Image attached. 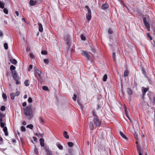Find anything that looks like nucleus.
I'll use <instances>...</instances> for the list:
<instances>
[{
	"label": "nucleus",
	"mask_w": 155,
	"mask_h": 155,
	"mask_svg": "<svg viewBox=\"0 0 155 155\" xmlns=\"http://www.w3.org/2000/svg\"><path fill=\"white\" fill-rule=\"evenodd\" d=\"M137 149L138 153L141 152V149L140 147H137Z\"/></svg>",
	"instance_id": "79ce46f5"
},
{
	"label": "nucleus",
	"mask_w": 155,
	"mask_h": 155,
	"mask_svg": "<svg viewBox=\"0 0 155 155\" xmlns=\"http://www.w3.org/2000/svg\"><path fill=\"white\" fill-rule=\"evenodd\" d=\"M35 72L37 75H36V77L41 82H42L43 81V76L41 75V71L38 70L37 68L35 69Z\"/></svg>",
	"instance_id": "f03ea898"
},
{
	"label": "nucleus",
	"mask_w": 155,
	"mask_h": 155,
	"mask_svg": "<svg viewBox=\"0 0 155 155\" xmlns=\"http://www.w3.org/2000/svg\"><path fill=\"white\" fill-rule=\"evenodd\" d=\"M44 62L46 64H48L49 62V60L48 59H45L44 60Z\"/></svg>",
	"instance_id": "ea45409f"
},
{
	"label": "nucleus",
	"mask_w": 155,
	"mask_h": 155,
	"mask_svg": "<svg viewBox=\"0 0 155 155\" xmlns=\"http://www.w3.org/2000/svg\"><path fill=\"white\" fill-rule=\"evenodd\" d=\"M34 152L36 154H37L38 153V149L36 147H35L34 149Z\"/></svg>",
	"instance_id": "de8ad7c7"
},
{
	"label": "nucleus",
	"mask_w": 155,
	"mask_h": 155,
	"mask_svg": "<svg viewBox=\"0 0 155 155\" xmlns=\"http://www.w3.org/2000/svg\"><path fill=\"white\" fill-rule=\"evenodd\" d=\"M107 79V76L106 74H105L103 76V80L104 81H106Z\"/></svg>",
	"instance_id": "a878e982"
},
{
	"label": "nucleus",
	"mask_w": 155,
	"mask_h": 155,
	"mask_svg": "<svg viewBox=\"0 0 155 155\" xmlns=\"http://www.w3.org/2000/svg\"><path fill=\"white\" fill-rule=\"evenodd\" d=\"M56 146L60 150H62L63 149V147L58 142L56 143Z\"/></svg>",
	"instance_id": "f3484780"
},
{
	"label": "nucleus",
	"mask_w": 155,
	"mask_h": 155,
	"mask_svg": "<svg viewBox=\"0 0 155 155\" xmlns=\"http://www.w3.org/2000/svg\"><path fill=\"white\" fill-rule=\"evenodd\" d=\"M39 120L40 123L42 124H43L45 122V120L42 117H40L39 118Z\"/></svg>",
	"instance_id": "412c9836"
},
{
	"label": "nucleus",
	"mask_w": 155,
	"mask_h": 155,
	"mask_svg": "<svg viewBox=\"0 0 155 155\" xmlns=\"http://www.w3.org/2000/svg\"><path fill=\"white\" fill-rule=\"evenodd\" d=\"M5 115L1 113V112H0V119L1 118H4L5 117Z\"/></svg>",
	"instance_id": "f704fd0d"
},
{
	"label": "nucleus",
	"mask_w": 155,
	"mask_h": 155,
	"mask_svg": "<svg viewBox=\"0 0 155 155\" xmlns=\"http://www.w3.org/2000/svg\"><path fill=\"white\" fill-rule=\"evenodd\" d=\"M27 128H29L31 129H32L33 127V126L32 124L28 125L27 126Z\"/></svg>",
	"instance_id": "bb28decb"
},
{
	"label": "nucleus",
	"mask_w": 155,
	"mask_h": 155,
	"mask_svg": "<svg viewBox=\"0 0 155 155\" xmlns=\"http://www.w3.org/2000/svg\"><path fill=\"white\" fill-rule=\"evenodd\" d=\"M63 136L66 139H68L69 138V136L68 134V133L66 131H64L63 133Z\"/></svg>",
	"instance_id": "6ab92c4d"
},
{
	"label": "nucleus",
	"mask_w": 155,
	"mask_h": 155,
	"mask_svg": "<svg viewBox=\"0 0 155 155\" xmlns=\"http://www.w3.org/2000/svg\"><path fill=\"white\" fill-rule=\"evenodd\" d=\"M127 92L129 95H131L133 94V92L132 90L129 87L127 88Z\"/></svg>",
	"instance_id": "9b49d317"
},
{
	"label": "nucleus",
	"mask_w": 155,
	"mask_h": 155,
	"mask_svg": "<svg viewBox=\"0 0 155 155\" xmlns=\"http://www.w3.org/2000/svg\"><path fill=\"white\" fill-rule=\"evenodd\" d=\"M108 33L110 34H112L113 32L112 30L110 28L108 29Z\"/></svg>",
	"instance_id": "c03bdc74"
},
{
	"label": "nucleus",
	"mask_w": 155,
	"mask_h": 155,
	"mask_svg": "<svg viewBox=\"0 0 155 155\" xmlns=\"http://www.w3.org/2000/svg\"><path fill=\"white\" fill-rule=\"evenodd\" d=\"M32 67L33 66L32 65H30L29 66L28 69V71H30V70L32 68Z\"/></svg>",
	"instance_id": "6e6d98bb"
},
{
	"label": "nucleus",
	"mask_w": 155,
	"mask_h": 155,
	"mask_svg": "<svg viewBox=\"0 0 155 155\" xmlns=\"http://www.w3.org/2000/svg\"><path fill=\"white\" fill-rule=\"evenodd\" d=\"M68 145L69 147H72L73 146L74 144L71 142H68Z\"/></svg>",
	"instance_id": "c756f323"
},
{
	"label": "nucleus",
	"mask_w": 155,
	"mask_h": 155,
	"mask_svg": "<svg viewBox=\"0 0 155 155\" xmlns=\"http://www.w3.org/2000/svg\"><path fill=\"white\" fill-rule=\"evenodd\" d=\"M89 127L91 130H94V126L92 122H90L89 124Z\"/></svg>",
	"instance_id": "2eb2a0df"
},
{
	"label": "nucleus",
	"mask_w": 155,
	"mask_h": 155,
	"mask_svg": "<svg viewBox=\"0 0 155 155\" xmlns=\"http://www.w3.org/2000/svg\"><path fill=\"white\" fill-rule=\"evenodd\" d=\"M147 36L150 38V40H152V37L150 36L149 33H147Z\"/></svg>",
	"instance_id": "4d7b16f0"
},
{
	"label": "nucleus",
	"mask_w": 155,
	"mask_h": 155,
	"mask_svg": "<svg viewBox=\"0 0 155 155\" xmlns=\"http://www.w3.org/2000/svg\"><path fill=\"white\" fill-rule=\"evenodd\" d=\"M16 96L15 93H12L10 94V97L11 98L12 100H13L15 98V97Z\"/></svg>",
	"instance_id": "393cba45"
},
{
	"label": "nucleus",
	"mask_w": 155,
	"mask_h": 155,
	"mask_svg": "<svg viewBox=\"0 0 155 155\" xmlns=\"http://www.w3.org/2000/svg\"><path fill=\"white\" fill-rule=\"evenodd\" d=\"M25 115L24 117L28 120H31L33 117V113L31 109V104L23 108Z\"/></svg>",
	"instance_id": "f257e3e1"
},
{
	"label": "nucleus",
	"mask_w": 155,
	"mask_h": 155,
	"mask_svg": "<svg viewBox=\"0 0 155 155\" xmlns=\"http://www.w3.org/2000/svg\"><path fill=\"white\" fill-rule=\"evenodd\" d=\"M81 39L82 40L84 41L86 40V38L83 35H81Z\"/></svg>",
	"instance_id": "37998d69"
},
{
	"label": "nucleus",
	"mask_w": 155,
	"mask_h": 155,
	"mask_svg": "<svg viewBox=\"0 0 155 155\" xmlns=\"http://www.w3.org/2000/svg\"><path fill=\"white\" fill-rule=\"evenodd\" d=\"M120 134L123 138L127 140V137L124 135L122 132L120 131Z\"/></svg>",
	"instance_id": "4be33fe9"
},
{
	"label": "nucleus",
	"mask_w": 155,
	"mask_h": 155,
	"mask_svg": "<svg viewBox=\"0 0 155 155\" xmlns=\"http://www.w3.org/2000/svg\"><path fill=\"white\" fill-rule=\"evenodd\" d=\"M93 121L96 127H100L102 122L101 119H100L99 117L94 118Z\"/></svg>",
	"instance_id": "7ed1b4c3"
},
{
	"label": "nucleus",
	"mask_w": 155,
	"mask_h": 155,
	"mask_svg": "<svg viewBox=\"0 0 155 155\" xmlns=\"http://www.w3.org/2000/svg\"><path fill=\"white\" fill-rule=\"evenodd\" d=\"M142 70V73L143 74H145V73H146V72H145V70H144V69H143Z\"/></svg>",
	"instance_id": "0e129e2a"
},
{
	"label": "nucleus",
	"mask_w": 155,
	"mask_h": 155,
	"mask_svg": "<svg viewBox=\"0 0 155 155\" xmlns=\"http://www.w3.org/2000/svg\"><path fill=\"white\" fill-rule=\"evenodd\" d=\"M116 54L115 52H113L112 53V57L114 59V61H116Z\"/></svg>",
	"instance_id": "72a5a7b5"
},
{
	"label": "nucleus",
	"mask_w": 155,
	"mask_h": 155,
	"mask_svg": "<svg viewBox=\"0 0 155 155\" xmlns=\"http://www.w3.org/2000/svg\"><path fill=\"white\" fill-rule=\"evenodd\" d=\"M3 130L4 132L5 135L7 136L8 135V132L7 130V128L6 127H4L3 128Z\"/></svg>",
	"instance_id": "4468645a"
},
{
	"label": "nucleus",
	"mask_w": 155,
	"mask_h": 155,
	"mask_svg": "<svg viewBox=\"0 0 155 155\" xmlns=\"http://www.w3.org/2000/svg\"><path fill=\"white\" fill-rule=\"evenodd\" d=\"M148 88H145L143 89L142 92H143V93H146V92L148 91Z\"/></svg>",
	"instance_id": "49530a36"
},
{
	"label": "nucleus",
	"mask_w": 155,
	"mask_h": 155,
	"mask_svg": "<svg viewBox=\"0 0 155 155\" xmlns=\"http://www.w3.org/2000/svg\"><path fill=\"white\" fill-rule=\"evenodd\" d=\"M92 114L94 117V118H96V117H98L97 116V115L96 114L95 112L94 111H93L92 112Z\"/></svg>",
	"instance_id": "473e14b6"
},
{
	"label": "nucleus",
	"mask_w": 155,
	"mask_h": 155,
	"mask_svg": "<svg viewBox=\"0 0 155 155\" xmlns=\"http://www.w3.org/2000/svg\"><path fill=\"white\" fill-rule=\"evenodd\" d=\"M143 20L144 23L147 22V18L146 17H144L143 18Z\"/></svg>",
	"instance_id": "09e8293b"
},
{
	"label": "nucleus",
	"mask_w": 155,
	"mask_h": 155,
	"mask_svg": "<svg viewBox=\"0 0 155 155\" xmlns=\"http://www.w3.org/2000/svg\"><path fill=\"white\" fill-rule=\"evenodd\" d=\"M42 89L43 90L45 91H48V87L46 86H43L42 87Z\"/></svg>",
	"instance_id": "a19ab883"
},
{
	"label": "nucleus",
	"mask_w": 155,
	"mask_h": 155,
	"mask_svg": "<svg viewBox=\"0 0 155 155\" xmlns=\"http://www.w3.org/2000/svg\"><path fill=\"white\" fill-rule=\"evenodd\" d=\"M5 107L4 106H2L1 107L0 110L2 111H4L5 109Z\"/></svg>",
	"instance_id": "58836bf2"
},
{
	"label": "nucleus",
	"mask_w": 155,
	"mask_h": 155,
	"mask_svg": "<svg viewBox=\"0 0 155 155\" xmlns=\"http://www.w3.org/2000/svg\"><path fill=\"white\" fill-rule=\"evenodd\" d=\"M125 112L126 113V116H127V117L129 118V119H130L129 117H128V115H127V110L126 108H125Z\"/></svg>",
	"instance_id": "052dcab7"
},
{
	"label": "nucleus",
	"mask_w": 155,
	"mask_h": 155,
	"mask_svg": "<svg viewBox=\"0 0 155 155\" xmlns=\"http://www.w3.org/2000/svg\"><path fill=\"white\" fill-rule=\"evenodd\" d=\"M5 3L2 2L0 0V8L3 9L4 8Z\"/></svg>",
	"instance_id": "5701e85b"
},
{
	"label": "nucleus",
	"mask_w": 155,
	"mask_h": 155,
	"mask_svg": "<svg viewBox=\"0 0 155 155\" xmlns=\"http://www.w3.org/2000/svg\"><path fill=\"white\" fill-rule=\"evenodd\" d=\"M2 97L3 99L4 100H5V99H7V97L6 94H5L4 93H3L2 94Z\"/></svg>",
	"instance_id": "2f4dec72"
},
{
	"label": "nucleus",
	"mask_w": 155,
	"mask_h": 155,
	"mask_svg": "<svg viewBox=\"0 0 155 155\" xmlns=\"http://www.w3.org/2000/svg\"><path fill=\"white\" fill-rule=\"evenodd\" d=\"M129 74V72L128 70H125L124 72V77H127L128 75Z\"/></svg>",
	"instance_id": "b1692460"
},
{
	"label": "nucleus",
	"mask_w": 155,
	"mask_h": 155,
	"mask_svg": "<svg viewBox=\"0 0 155 155\" xmlns=\"http://www.w3.org/2000/svg\"><path fill=\"white\" fill-rule=\"evenodd\" d=\"M149 97L151 102L153 104H155V97L154 94L152 93H150L149 94Z\"/></svg>",
	"instance_id": "423d86ee"
},
{
	"label": "nucleus",
	"mask_w": 155,
	"mask_h": 155,
	"mask_svg": "<svg viewBox=\"0 0 155 155\" xmlns=\"http://www.w3.org/2000/svg\"><path fill=\"white\" fill-rule=\"evenodd\" d=\"M76 95L75 94H74L73 95V97H72V99L74 101L76 100Z\"/></svg>",
	"instance_id": "603ef678"
},
{
	"label": "nucleus",
	"mask_w": 155,
	"mask_h": 155,
	"mask_svg": "<svg viewBox=\"0 0 155 155\" xmlns=\"http://www.w3.org/2000/svg\"><path fill=\"white\" fill-rule=\"evenodd\" d=\"M64 39L66 41V44L68 46V48H69L70 46V39L69 35H65L64 37Z\"/></svg>",
	"instance_id": "6e6552de"
},
{
	"label": "nucleus",
	"mask_w": 155,
	"mask_h": 155,
	"mask_svg": "<svg viewBox=\"0 0 155 155\" xmlns=\"http://www.w3.org/2000/svg\"><path fill=\"white\" fill-rule=\"evenodd\" d=\"M15 14H16L17 16H19V13H18V11H16L15 12Z\"/></svg>",
	"instance_id": "69168bd1"
},
{
	"label": "nucleus",
	"mask_w": 155,
	"mask_h": 155,
	"mask_svg": "<svg viewBox=\"0 0 155 155\" xmlns=\"http://www.w3.org/2000/svg\"><path fill=\"white\" fill-rule=\"evenodd\" d=\"M44 149L46 152V155H53L48 147H44Z\"/></svg>",
	"instance_id": "1a4fd4ad"
},
{
	"label": "nucleus",
	"mask_w": 155,
	"mask_h": 155,
	"mask_svg": "<svg viewBox=\"0 0 155 155\" xmlns=\"http://www.w3.org/2000/svg\"><path fill=\"white\" fill-rule=\"evenodd\" d=\"M3 23L4 25H7V22L5 20L3 21Z\"/></svg>",
	"instance_id": "338daca9"
},
{
	"label": "nucleus",
	"mask_w": 155,
	"mask_h": 155,
	"mask_svg": "<svg viewBox=\"0 0 155 155\" xmlns=\"http://www.w3.org/2000/svg\"><path fill=\"white\" fill-rule=\"evenodd\" d=\"M26 104H26V102H24L22 104V106L24 107L26 106Z\"/></svg>",
	"instance_id": "bf43d9fd"
},
{
	"label": "nucleus",
	"mask_w": 155,
	"mask_h": 155,
	"mask_svg": "<svg viewBox=\"0 0 155 155\" xmlns=\"http://www.w3.org/2000/svg\"><path fill=\"white\" fill-rule=\"evenodd\" d=\"M108 5L106 2L105 4L102 5L101 8L102 9L104 10L108 8Z\"/></svg>",
	"instance_id": "9d476101"
},
{
	"label": "nucleus",
	"mask_w": 155,
	"mask_h": 155,
	"mask_svg": "<svg viewBox=\"0 0 155 155\" xmlns=\"http://www.w3.org/2000/svg\"><path fill=\"white\" fill-rule=\"evenodd\" d=\"M28 102L29 103H31L32 102V98L31 97H29L28 99Z\"/></svg>",
	"instance_id": "a18cd8bd"
},
{
	"label": "nucleus",
	"mask_w": 155,
	"mask_h": 155,
	"mask_svg": "<svg viewBox=\"0 0 155 155\" xmlns=\"http://www.w3.org/2000/svg\"><path fill=\"white\" fill-rule=\"evenodd\" d=\"M38 25L39 26V30L41 32H42L43 31V28L42 27V25L41 23H38Z\"/></svg>",
	"instance_id": "dca6fc26"
},
{
	"label": "nucleus",
	"mask_w": 155,
	"mask_h": 155,
	"mask_svg": "<svg viewBox=\"0 0 155 155\" xmlns=\"http://www.w3.org/2000/svg\"><path fill=\"white\" fill-rule=\"evenodd\" d=\"M3 36V33L1 30H0V37H2Z\"/></svg>",
	"instance_id": "13d9d810"
},
{
	"label": "nucleus",
	"mask_w": 155,
	"mask_h": 155,
	"mask_svg": "<svg viewBox=\"0 0 155 155\" xmlns=\"http://www.w3.org/2000/svg\"><path fill=\"white\" fill-rule=\"evenodd\" d=\"M29 81L28 80H26L24 82V84L25 86H28L29 85V84L28 83Z\"/></svg>",
	"instance_id": "c85d7f7f"
},
{
	"label": "nucleus",
	"mask_w": 155,
	"mask_h": 155,
	"mask_svg": "<svg viewBox=\"0 0 155 155\" xmlns=\"http://www.w3.org/2000/svg\"><path fill=\"white\" fill-rule=\"evenodd\" d=\"M144 25L146 27V28L147 29V30L149 31L150 29V25H149V23H148V22H147L144 23Z\"/></svg>",
	"instance_id": "aec40b11"
},
{
	"label": "nucleus",
	"mask_w": 155,
	"mask_h": 155,
	"mask_svg": "<svg viewBox=\"0 0 155 155\" xmlns=\"http://www.w3.org/2000/svg\"><path fill=\"white\" fill-rule=\"evenodd\" d=\"M12 73L13 75L14 80H19V78L18 75L15 71H12Z\"/></svg>",
	"instance_id": "0eeeda50"
},
{
	"label": "nucleus",
	"mask_w": 155,
	"mask_h": 155,
	"mask_svg": "<svg viewBox=\"0 0 155 155\" xmlns=\"http://www.w3.org/2000/svg\"><path fill=\"white\" fill-rule=\"evenodd\" d=\"M29 57L31 59H33L34 58L33 54L32 53H30L29 54Z\"/></svg>",
	"instance_id": "8fccbe9b"
},
{
	"label": "nucleus",
	"mask_w": 155,
	"mask_h": 155,
	"mask_svg": "<svg viewBox=\"0 0 155 155\" xmlns=\"http://www.w3.org/2000/svg\"><path fill=\"white\" fill-rule=\"evenodd\" d=\"M15 94L16 96H18L20 94V93L19 91H17Z\"/></svg>",
	"instance_id": "864d4df0"
},
{
	"label": "nucleus",
	"mask_w": 155,
	"mask_h": 155,
	"mask_svg": "<svg viewBox=\"0 0 155 155\" xmlns=\"http://www.w3.org/2000/svg\"><path fill=\"white\" fill-rule=\"evenodd\" d=\"M22 124L23 125H26V122L25 121H23L22 123Z\"/></svg>",
	"instance_id": "774afa93"
},
{
	"label": "nucleus",
	"mask_w": 155,
	"mask_h": 155,
	"mask_svg": "<svg viewBox=\"0 0 155 155\" xmlns=\"http://www.w3.org/2000/svg\"><path fill=\"white\" fill-rule=\"evenodd\" d=\"M39 141L41 146L42 147H44L45 145L44 139L41 138L40 139Z\"/></svg>",
	"instance_id": "ddd939ff"
},
{
	"label": "nucleus",
	"mask_w": 155,
	"mask_h": 155,
	"mask_svg": "<svg viewBox=\"0 0 155 155\" xmlns=\"http://www.w3.org/2000/svg\"><path fill=\"white\" fill-rule=\"evenodd\" d=\"M41 54L42 55H47V51L45 50H42L41 51Z\"/></svg>",
	"instance_id": "7c9ffc66"
},
{
	"label": "nucleus",
	"mask_w": 155,
	"mask_h": 155,
	"mask_svg": "<svg viewBox=\"0 0 155 155\" xmlns=\"http://www.w3.org/2000/svg\"><path fill=\"white\" fill-rule=\"evenodd\" d=\"M0 126L2 128H3L4 127L5 125V124L2 122H0Z\"/></svg>",
	"instance_id": "c9c22d12"
},
{
	"label": "nucleus",
	"mask_w": 155,
	"mask_h": 155,
	"mask_svg": "<svg viewBox=\"0 0 155 155\" xmlns=\"http://www.w3.org/2000/svg\"><path fill=\"white\" fill-rule=\"evenodd\" d=\"M37 1L33 0H30L29 2L30 5L31 6L35 5L37 4Z\"/></svg>",
	"instance_id": "f8f14e48"
},
{
	"label": "nucleus",
	"mask_w": 155,
	"mask_h": 155,
	"mask_svg": "<svg viewBox=\"0 0 155 155\" xmlns=\"http://www.w3.org/2000/svg\"><path fill=\"white\" fill-rule=\"evenodd\" d=\"M9 60L11 62L14 64H15L17 63V61L14 59H12L11 58H10Z\"/></svg>",
	"instance_id": "a211bd4d"
},
{
	"label": "nucleus",
	"mask_w": 155,
	"mask_h": 155,
	"mask_svg": "<svg viewBox=\"0 0 155 155\" xmlns=\"http://www.w3.org/2000/svg\"><path fill=\"white\" fill-rule=\"evenodd\" d=\"M81 54L83 56L87 58V60H90L91 59L90 54H91L90 53H89L86 51L82 50L81 51Z\"/></svg>",
	"instance_id": "39448f33"
},
{
	"label": "nucleus",
	"mask_w": 155,
	"mask_h": 155,
	"mask_svg": "<svg viewBox=\"0 0 155 155\" xmlns=\"http://www.w3.org/2000/svg\"><path fill=\"white\" fill-rule=\"evenodd\" d=\"M3 9V12H4L6 14H7L8 13V10L6 9V8H4Z\"/></svg>",
	"instance_id": "4c0bfd02"
},
{
	"label": "nucleus",
	"mask_w": 155,
	"mask_h": 155,
	"mask_svg": "<svg viewBox=\"0 0 155 155\" xmlns=\"http://www.w3.org/2000/svg\"><path fill=\"white\" fill-rule=\"evenodd\" d=\"M21 130L22 132H25L26 130V129L24 127L22 126L21 127Z\"/></svg>",
	"instance_id": "e433bc0d"
},
{
	"label": "nucleus",
	"mask_w": 155,
	"mask_h": 155,
	"mask_svg": "<svg viewBox=\"0 0 155 155\" xmlns=\"http://www.w3.org/2000/svg\"><path fill=\"white\" fill-rule=\"evenodd\" d=\"M125 112L126 113V116H127V117L129 118V119H130L129 117H128V115H127V110L126 108H125Z\"/></svg>",
	"instance_id": "680f3d73"
},
{
	"label": "nucleus",
	"mask_w": 155,
	"mask_h": 155,
	"mask_svg": "<svg viewBox=\"0 0 155 155\" xmlns=\"http://www.w3.org/2000/svg\"><path fill=\"white\" fill-rule=\"evenodd\" d=\"M4 47L5 48H8V45L7 43H5L4 44Z\"/></svg>",
	"instance_id": "3c124183"
},
{
	"label": "nucleus",
	"mask_w": 155,
	"mask_h": 155,
	"mask_svg": "<svg viewBox=\"0 0 155 155\" xmlns=\"http://www.w3.org/2000/svg\"><path fill=\"white\" fill-rule=\"evenodd\" d=\"M19 80H15L16 81V84L17 85L20 84H21L20 82V81H19Z\"/></svg>",
	"instance_id": "5fc2aeb1"
},
{
	"label": "nucleus",
	"mask_w": 155,
	"mask_h": 155,
	"mask_svg": "<svg viewBox=\"0 0 155 155\" xmlns=\"http://www.w3.org/2000/svg\"><path fill=\"white\" fill-rule=\"evenodd\" d=\"M12 141L13 143H16V141L15 139H12Z\"/></svg>",
	"instance_id": "e2e57ef3"
},
{
	"label": "nucleus",
	"mask_w": 155,
	"mask_h": 155,
	"mask_svg": "<svg viewBox=\"0 0 155 155\" xmlns=\"http://www.w3.org/2000/svg\"><path fill=\"white\" fill-rule=\"evenodd\" d=\"M15 68V67L13 65H11L10 67V69L12 71H13V70H14Z\"/></svg>",
	"instance_id": "cd10ccee"
},
{
	"label": "nucleus",
	"mask_w": 155,
	"mask_h": 155,
	"mask_svg": "<svg viewBox=\"0 0 155 155\" xmlns=\"http://www.w3.org/2000/svg\"><path fill=\"white\" fill-rule=\"evenodd\" d=\"M85 8L87 9V13L86 15V17L87 20L88 21L91 20V13L90 8L88 6L86 5Z\"/></svg>",
	"instance_id": "20e7f679"
}]
</instances>
